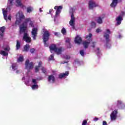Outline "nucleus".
Wrapping results in <instances>:
<instances>
[{"label": "nucleus", "instance_id": "f257e3e1", "mask_svg": "<svg viewBox=\"0 0 125 125\" xmlns=\"http://www.w3.org/2000/svg\"><path fill=\"white\" fill-rule=\"evenodd\" d=\"M50 51L52 53V51H54L58 55H60L62 53V51H64V49L62 47L58 48L55 44H51L49 46Z\"/></svg>", "mask_w": 125, "mask_h": 125}, {"label": "nucleus", "instance_id": "ddd939ff", "mask_svg": "<svg viewBox=\"0 0 125 125\" xmlns=\"http://www.w3.org/2000/svg\"><path fill=\"white\" fill-rule=\"evenodd\" d=\"M82 42H83V39L82 38L80 37V36L77 35L75 39V42L77 44H81L82 43Z\"/></svg>", "mask_w": 125, "mask_h": 125}, {"label": "nucleus", "instance_id": "7c9ffc66", "mask_svg": "<svg viewBox=\"0 0 125 125\" xmlns=\"http://www.w3.org/2000/svg\"><path fill=\"white\" fill-rule=\"evenodd\" d=\"M19 18H20V20H22V19H25V16L23 15L22 14H19Z\"/></svg>", "mask_w": 125, "mask_h": 125}, {"label": "nucleus", "instance_id": "5701e85b", "mask_svg": "<svg viewBox=\"0 0 125 125\" xmlns=\"http://www.w3.org/2000/svg\"><path fill=\"white\" fill-rule=\"evenodd\" d=\"M20 47H21V43H20V42H19V41L18 40H17V44H16L17 50H18V49H19V48H20Z\"/></svg>", "mask_w": 125, "mask_h": 125}, {"label": "nucleus", "instance_id": "dca6fc26", "mask_svg": "<svg viewBox=\"0 0 125 125\" xmlns=\"http://www.w3.org/2000/svg\"><path fill=\"white\" fill-rule=\"evenodd\" d=\"M52 81V83H54L55 82V77L53 75H50L48 77V82L50 83Z\"/></svg>", "mask_w": 125, "mask_h": 125}, {"label": "nucleus", "instance_id": "4468645a", "mask_svg": "<svg viewBox=\"0 0 125 125\" xmlns=\"http://www.w3.org/2000/svg\"><path fill=\"white\" fill-rule=\"evenodd\" d=\"M69 75V71H66L65 73H61L59 75V79H63L65 77Z\"/></svg>", "mask_w": 125, "mask_h": 125}, {"label": "nucleus", "instance_id": "20e7f679", "mask_svg": "<svg viewBox=\"0 0 125 125\" xmlns=\"http://www.w3.org/2000/svg\"><path fill=\"white\" fill-rule=\"evenodd\" d=\"M91 37H92V34L91 33H89L88 35L86 36L85 39L87 40L88 41H84L83 43V45L84 46V48H88L89 44L90 43V42L92 41V39H91Z\"/></svg>", "mask_w": 125, "mask_h": 125}, {"label": "nucleus", "instance_id": "de8ad7c7", "mask_svg": "<svg viewBox=\"0 0 125 125\" xmlns=\"http://www.w3.org/2000/svg\"><path fill=\"white\" fill-rule=\"evenodd\" d=\"M99 120V118L95 117V118H94L93 119V121H94V122H97V121H98Z\"/></svg>", "mask_w": 125, "mask_h": 125}, {"label": "nucleus", "instance_id": "aec40b11", "mask_svg": "<svg viewBox=\"0 0 125 125\" xmlns=\"http://www.w3.org/2000/svg\"><path fill=\"white\" fill-rule=\"evenodd\" d=\"M118 4V0H112V2L110 4L111 7H116Z\"/></svg>", "mask_w": 125, "mask_h": 125}, {"label": "nucleus", "instance_id": "864d4df0", "mask_svg": "<svg viewBox=\"0 0 125 125\" xmlns=\"http://www.w3.org/2000/svg\"><path fill=\"white\" fill-rule=\"evenodd\" d=\"M54 35L55 36H58V32H55Z\"/></svg>", "mask_w": 125, "mask_h": 125}, {"label": "nucleus", "instance_id": "bb28decb", "mask_svg": "<svg viewBox=\"0 0 125 125\" xmlns=\"http://www.w3.org/2000/svg\"><path fill=\"white\" fill-rule=\"evenodd\" d=\"M104 18H101V17H99L98 20H97V23L99 24H102L103 23V21L102 19H103Z\"/></svg>", "mask_w": 125, "mask_h": 125}, {"label": "nucleus", "instance_id": "423d86ee", "mask_svg": "<svg viewBox=\"0 0 125 125\" xmlns=\"http://www.w3.org/2000/svg\"><path fill=\"white\" fill-rule=\"evenodd\" d=\"M31 35L32 36L33 40L36 41V40H37V36H38V28H34L32 29Z\"/></svg>", "mask_w": 125, "mask_h": 125}, {"label": "nucleus", "instance_id": "1a4fd4ad", "mask_svg": "<svg viewBox=\"0 0 125 125\" xmlns=\"http://www.w3.org/2000/svg\"><path fill=\"white\" fill-rule=\"evenodd\" d=\"M75 16H74V13H72L71 19L69 21V24L71 26L73 29H75Z\"/></svg>", "mask_w": 125, "mask_h": 125}, {"label": "nucleus", "instance_id": "49530a36", "mask_svg": "<svg viewBox=\"0 0 125 125\" xmlns=\"http://www.w3.org/2000/svg\"><path fill=\"white\" fill-rule=\"evenodd\" d=\"M53 58H54V56L53 55H51L49 58L50 60H53Z\"/></svg>", "mask_w": 125, "mask_h": 125}, {"label": "nucleus", "instance_id": "4be33fe9", "mask_svg": "<svg viewBox=\"0 0 125 125\" xmlns=\"http://www.w3.org/2000/svg\"><path fill=\"white\" fill-rule=\"evenodd\" d=\"M26 9H27V13H31V12H32V11H33V10H34V8H33V7H32L31 6L27 7Z\"/></svg>", "mask_w": 125, "mask_h": 125}, {"label": "nucleus", "instance_id": "cd10ccee", "mask_svg": "<svg viewBox=\"0 0 125 125\" xmlns=\"http://www.w3.org/2000/svg\"><path fill=\"white\" fill-rule=\"evenodd\" d=\"M0 54H1V55H3V56H7V55H8V53L4 51H0Z\"/></svg>", "mask_w": 125, "mask_h": 125}, {"label": "nucleus", "instance_id": "9b49d317", "mask_svg": "<svg viewBox=\"0 0 125 125\" xmlns=\"http://www.w3.org/2000/svg\"><path fill=\"white\" fill-rule=\"evenodd\" d=\"M117 114H118L117 110H114L111 113L110 119L111 121H115L117 119Z\"/></svg>", "mask_w": 125, "mask_h": 125}, {"label": "nucleus", "instance_id": "ea45409f", "mask_svg": "<svg viewBox=\"0 0 125 125\" xmlns=\"http://www.w3.org/2000/svg\"><path fill=\"white\" fill-rule=\"evenodd\" d=\"M87 124V121L86 120H83L82 123V125H86Z\"/></svg>", "mask_w": 125, "mask_h": 125}, {"label": "nucleus", "instance_id": "bf43d9fd", "mask_svg": "<svg viewBox=\"0 0 125 125\" xmlns=\"http://www.w3.org/2000/svg\"><path fill=\"white\" fill-rule=\"evenodd\" d=\"M121 35H119V38H121Z\"/></svg>", "mask_w": 125, "mask_h": 125}, {"label": "nucleus", "instance_id": "f03ea898", "mask_svg": "<svg viewBox=\"0 0 125 125\" xmlns=\"http://www.w3.org/2000/svg\"><path fill=\"white\" fill-rule=\"evenodd\" d=\"M31 21V19L27 18L25 19V21L20 25V33H26V30H27V27L28 26V22Z\"/></svg>", "mask_w": 125, "mask_h": 125}, {"label": "nucleus", "instance_id": "0eeeda50", "mask_svg": "<svg viewBox=\"0 0 125 125\" xmlns=\"http://www.w3.org/2000/svg\"><path fill=\"white\" fill-rule=\"evenodd\" d=\"M23 40L29 43L32 42V39L31 37H29V34L27 33H24L23 37Z\"/></svg>", "mask_w": 125, "mask_h": 125}, {"label": "nucleus", "instance_id": "412c9836", "mask_svg": "<svg viewBox=\"0 0 125 125\" xmlns=\"http://www.w3.org/2000/svg\"><path fill=\"white\" fill-rule=\"evenodd\" d=\"M29 49H30V45H29V44H26L24 45L22 51L28 52V51H29Z\"/></svg>", "mask_w": 125, "mask_h": 125}, {"label": "nucleus", "instance_id": "6e6552de", "mask_svg": "<svg viewBox=\"0 0 125 125\" xmlns=\"http://www.w3.org/2000/svg\"><path fill=\"white\" fill-rule=\"evenodd\" d=\"M4 32H5V27L2 26L0 28V41L3 40L4 37Z\"/></svg>", "mask_w": 125, "mask_h": 125}, {"label": "nucleus", "instance_id": "09e8293b", "mask_svg": "<svg viewBox=\"0 0 125 125\" xmlns=\"http://www.w3.org/2000/svg\"><path fill=\"white\" fill-rule=\"evenodd\" d=\"M100 49L99 48H97V50H98V52H97V54H100V51H99Z\"/></svg>", "mask_w": 125, "mask_h": 125}, {"label": "nucleus", "instance_id": "58836bf2", "mask_svg": "<svg viewBox=\"0 0 125 125\" xmlns=\"http://www.w3.org/2000/svg\"><path fill=\"white\" fill-rule=\"evenodd\" d=\"M4 51H9V50H10V49L9 48V47H5L4 48Z\"/></svg>", "mask_w": 125, "mask_h": 125}, {"label": "nucleus", "instance_id": "052dcab7", "mask_svg": "<svg viewBox=\"0 0 125 125\" xmlns=\"http://www.w3.org/2000/svg\"><path fill=\"white\" fill-rule=\"evenodd\" d=\"M16 23H17V21H16Z\"/></svg>", "mask_w": 125, "mask_h": 125}, {"label": "nucleus", "instance_id": "79ce46f5", "mask_svg": "<svg viewBox=\"0 0 125 125\" xmlns=\"http://www.w3.org/2000/svg\"><path fill=\"white\" fill-rule=\"evenodd\" d=\"M42 61L39 62L38 67H39V68H41L42 67Z\"/></svg>", "mask_w": 125, "mask_h": 125}, {"label": "nucleus", "instance_id": "f704fd0d", "mask_svg": "<svg viewBox=\"0 0 125 125\" xmlns=\"http://www.w3.org/2000/svg\"><path fill=\"white\" fill-rule=\"evenodd\" d=\"M39 71H40V67L38 66H36L35 67V73H39Z\"/></svg>", "mask_w": 125, "mask_h": 125}, {"label": "nucleus", "instance_id": "3c124183", "mask_svg": "<svg viewBox=\"0 0 125 125\" xmlns=\"http://www.w3.org/2000/svg\"><path fill=\"white\" fill-rule=\"evenodd\" d=\"M103 125H107V122L106 121H104L103 122Z\"/></svg>", "mask_w": 125, "mask_h": 125}, {"label": "nucleus", "instance_id": "9d476101", "mask_svg": "<svg viewBox=\"0 0 125 125\" xmlns=\"http://www.w3.org/2000/svg\"><path fill=\"white\" fill-rule=\"evenodd\" d=\"M63 9V7L62 6H56L54 7V9H57L56 11V14L55 16H57L59 15L61 13V10Z\"/></svg>", "mask_w": 125, "mask_h": 125}, {"label": "nucleus", "instance_id": "2f4dec72", "mask_svg": "<svg viewBox=\"0 0 125 125\" xmlns=\"http://www.w3.org/2000/svg\"><path fill=\"white\" fill-rule=\"evenodd\" d=\"M12 68L14 71H15V70H17V67H16V64L15 63H13L12 65Z\"/></svg>", "mask_w": 125, "mask_h": 125}, {"label": "nucleus", "instance_id": "a18cd8bd", "mask_svg": "<svg viewBox=\"0 0 125 125\" xmlns=\"http://www.w3.org/2000/svg\"><path fill=\"white\" fill-rule=\"evenodd\" d=\"M30 52L31 53H34L35 52V49L34 48H32L30 49Z\"/></svg>", "mask_w": 125, "mask_h": 125}, {"label": "nucleus", "instance_id": "603ef678", "mask_svg": "<svg viewBox=\"0 0 125 125\" xmlns=\"http://www.w3.org/2000/svg\"><path fill=\"white\" fill-rule=\"evenodd\" d=\"M96 32V33H99V32H100V29L99 28L97 29Z\"/></svg>", "mask_w": 125, "mask_h": 125}, {"label": "nucleus", "instance_id": "6ab92c4d", "mask_svg": "<svg viewBox=\"0 0 125 125\" xmlns=\"http://www.w3.org/2000/svg\"><path fill=\"white\" fill-rule=\"evenodd\" d=\"M66 42V46H67V47L68 48H71V47H72V45L70 43V42H71V39H67L66 41H65Z\"/></svg>", "mask_w": 125, "mask_h": 125}, {"label": "nucleus", "instance_id": "b1692460", "mask_svg": "<svg viewBox=\"0 0 125 125\" xmlns=\"http://www.w3.org/2000/svg\"><path fill=\"white\" fill-rule=\"evenodd\" d=\"M31 87H32V89H33V90H35L38 89V88H39V85H38L37 84H34L32 85Z\"/></svg>", "mask_w": 125, "mask_h": 125}, {"label": "nucleus", "instance_id": "c85d7f7f", "mask_svg": "<svg viewBox=\"0 0 125 125\" xmlns=\"http://www.w3.org/2000/svg\"><path fill=\"white\" fill-rule=\"evenodd\" d=\"M91 28L95 29V28H96V23H95L94 21H92L91 23Z\"/></svg>", "mask_w": 125, "mask_h": 125}, {"label": "nucleus", "instance_id": "2eb2a0df", "mask_svg": "<svg viewBox=\"0 0 125 125\" xmlns=\"http://www.w3.org/2000/svg\"><path fill=\"white\" fill-rule=\"evenodd\" d=\"M17 6H20L21 8H26V6L23 5L20 0H16Z\"/></svg>", "mask_w": 125, "mask_h": 125}, {"label": "nucleus", "instance_id": "473e14b6", "mask_svg": "<svg viewBox=\"0 0 125 125\" xmlns=\"http://www.w3.org/2000/svg\"><path fill=\"white\" fill-rule=\"evenodd\" d=\"M42 73H43V74H45V75H46V69L45 68H44V67H42L41 69Z\"/></svg>", "mask_w": 125, "mask_h": 125}, {"label": "nucleus", "instance_id": "f8f14e48", "mask_svg": "<svg viewBox=\"0 0 125 125\" xmlns=\"http://www.w3.org/2000/svg\"><path fill=\"white\" fill-rule=\"evenodd\" d=\"M97 6H98V4L95 3V2L91 0L89 1V9H93V7H96Z\"/></svg>", "mask_w": 125, "mask_h": 125}, {"label": "nucleus", "instance_id": "4d7b16f0", "mask_svg": "<svg viewBox=\"0 0 125 125\" xmlns=\"http://www.w3.org/2000/svg\"><path fill=\"white\" fill-rule=\"evenodd\" d=\"M42 9L40 8V12H42Z\"/></svg>", "mask_w": 125, "mask_h": 125}, {"label": "nucleus", "instance_id": "8fccbe9b", "mask_svg": "<svg viewBox=\"0 0 125 125\" xmlns=\"http://www.w3.org/2000/svg\"><path fill=\"white\" fill-rule=\"evenodd\" d=\"M106 32H107L108 34H111V31H110L109 29H106Z\"/></svg>", "mask_w": 125, "mask_h": 125}, {"label": "nucleus", "instance_id": "c9c22d12", "mask_svg": "<svg viewBox=\"0 0 125 125\" xmlns=\"http://www.w3.org/2000/svg\"><path fill=\"white\" fill-rule=\"evenodd\" d=\"M95 44H96V42H93L92 43V45H91V47H93V48H94L95 47Z\"/></svg>", "mask_w": 125, "mask_h": 125}, {"label": "nucleus", "instance_id": "c756f323", "mask_svg": "<svg viewBox=\"0 0 125 125\" xmlns=\"http://www.w3.org/2000/svg\"><path fill=\"white\" fill-rule=\"evenodd\" d=\"M61 32L62 33V35H66V34L67 33V32L66 31V29H65V28L63 27L61 30Z\"/></svg>", "mask_w": 125, "mask_h": 125}, {"label": "nucleus", "instance_id": "6e6d98bb", "mask_svg": "<svg viewBox=\"0 0 125 125\" xmlns=\"http://www.w3.org/2000/svg\"><path fill=\"white\" fill-rule=\"evenodd\" d=\"M16 73V74H19V70H17Z\"/></svg>", "mask_w": 125, "mask_h": 125}, {"label": "nucleus", "instance_id": "a211bd4d", "mask_svg": "<svg viewBox=\"0 0 125 125\" xmlns=\"http://www.w3.org/2000/svg\"><path fill=\"white\" fill-rule=\"evenodd\" d=\"M123 16H119L116 18V21H117V25H120V24L122 23V21H123Z\"/></svg>", "mask_w": 125, "mask_h": 125}, {"label": "nucleus", "instance_id": "72a5a7b5", "mask_svg": "<svg viewBox=\"0 0 125 125\" xmlns=\"http://www.w3.org/2000/svg\"><path fill=\"white\" fill-rule=\"evenodd\" d=\"M80 53L81 55L83 57L84 56V51L83 50H81L80 51Z\"/></svg>", "mask_w": 125, "mask_h": 125}, {"label": "nucleus", "instance_id": "a878e982", "mask_svg": "<svg viewBox=\"0 0 125 125\" xmlns=\"http://www.w3.org/2000/svg\"><path fill=\"white\" fill-rule=\"evenodd\" d=\"M7 11L3 10V15L5 20H7V15L6 14Z\"/></svg>", "mask_w": 125, "mask_h": 125}, {"label": "nucleus", "instance_id": "4c0bfd02", "mask_svg": "<svg viewBox=\"0 0 125 125\" xmlns=\"http://www.w3.org/2000/svg\"><path fill=\"white\" fill-rule=\"evenodd\" d=\"M32 83H34V84H37V83H38V82H37V80L33 79Z\"/></svg>", "mask_w": 125, "mask_h": 125}, {"label": "nucleus", "instance_id": "37998d69", "mask_svg": "<svg viewBox=\"0 0 125 125\" xmlns=\"http://www.w3.org/2000/svg\"><path fill=\"white\" fill-rule=\"evenodd\" d=\"M123 104V102L121 101H117V106H119V105H122Z\"/></svg>", "mask_w": 125, "mask_h": 125}, {"label": "nucleus", "instance_id": "f3484780", "mask_svg": "<svg viewBox=\"0 0 125 125\" xmlns=\"http://www.w3.org/2000/svg\"><path fill=\"white\" fill-rule=\"evenodd\" d=\"M104 34V38H105L106 43H109V42H110V35L107 34L106 32H105Z\"/></svg>", "mask_w": 125, "mask_h": 125}, {"label": "nucleus", "instance_id": "13d9d810", "mask_svg": "<svg viewBox=\"0 0 125 125\" xmlns=\"http://www.w3.org/2000/svg\"><path fill=\"white\" fill-rule=\"evenodd\" d=\"M122 15H124V14H125V12H122Z\"/></svg>", "mask_w": 125, "mask_h": 125}, {"label": "nucleus", "instance_id": "c03bdc74", "mask_svg": "<svg viewBox=\"0 0 125 125\" xmlns=\"http://www.w3.org/2000/svg\"><path fill=\"white\" fill-rule=\"evenodd\" d=\"M29 22H30L29 23V26H31V27H34V23H33V21H31L30 20V21Z\"/></svg>", "mask_w": 125, "mask_h": 125}, {"label": "nucleus", "instance_id": "393cba45", "mask_svg": "<svg viewBox=\"0 0 125 125\" xmlns=\"http://www.w3.org/2000/svg\"><path fill=\"white\" fill-rule=\"evenodd\" d=\"M24 61V57L23 56H20L18 59V62H23Z\"/></svg>", "mask_w": 125, "mask_h": 125}, {"label": "nucleus", "instance_id": "39448f33", "mask_svg": "<svg viewBox=\"0 0 125 125\" xmlns=\"http://www.w3.org/2000/svg\"><path fill=\"white\" fill-rule=\"evenodd\" d=\"M25 69L30 71V70H32L34 68V64L33 62H30L29 59L26 60L25 62Z\"/></svg>", "mask_w": 125, "mask_h": 125}, {"label": "nucleus", "instance_id": "5fc2aeb1", "mask_svg": "<svg viewBox=\"0 0 125 125\" xmlns=\"http://www.w3.org/2000/svg\"><path fill=\"white\" fill-rule=\"evenodd\" d=\"M8 20H11V18H10V17H8Z\"/></svg>", "mask_w": 125, "mask_h": 125}, {"label": "nucleus", "instance_id": "e433bc0d", "mask_svg": "<svg viewBox=\"0 0 125 125\" xmlns=\"http://www.w3.org/2000/svg\"><path fill=\"white\" fill-rule=\"evenodd\" d=\"M8 2L11 6L13 5V0H9Z\"/></svg>", "mask_w": 125, "mask_h": 125}, {"label": "nucleus", "instance_id": "a19ab883", "mask_svg": "<svg viewBox=\"0 0 125 125\" xmlns=\"http://www.w3.org/2000/svg\"><path fill=\"white\" fill-rule=\"evenodd\" d=\"M64 58L65 59H66V60H68L71 58V57H70V56L66 55L65 56H64Z\"/></svg>", "mask_w": 125, "mask_h": 125}, {"label": "nucleus", "instance_id": "7ed1b4c3", "mask_svg": "<svg viewBox=\"0 0 125 125\" xmlns=\"http://www.w3.org/2000/svg\"><path fill=\"white\" fill-rule=\"evenodd\" d=\"M43 42L44 44V46H46V47H47L48 46V44H47V43H46V42H48V40H49V37L50 36V34H49V32L48 31L46 30L43 31Z\"/></svg>", "mask_w": 125, "mask_h": 125}]
</instances>
